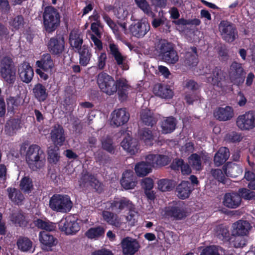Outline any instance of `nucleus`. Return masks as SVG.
<instances>
[{
    "mask_svg": "<svg viewBox=\"0 0 255 255\" xmlns=\"http://www.w3.org/2000/svg\"><path fill=\"white\" fill-rule=\"evenodd\" d=\"M153 93L156 96L166 99H171L173 96V92L170 87L161 83H158L154 85Z\"/></svg>",
    "mask_w": 255,
    "mask_h": 255,
    "instance_id": "30",
    "label": "nucleus"
},
{
    "mask_svg": "<svg viewBox=\"0 0 255 255\" xmlns=\"http://www.w3.org/2000/svg\"><path fill=\"white\" fill-rule=\"evenodd\" d=\"M104 21L112 29L116 38L121 40V36L119 32V27L116 23L107 14H104L103 16Z\"/></svg>",
    "mask_w": 255,
    "mask_h": 255,
    "instance_id": "54",
    "label": "nucleus"
},
{
    "mask_svg": "<svg viewBox=\"0 0 255 255\" xmlns=\"http://www.w3.org/2000/svg\"><path fill=\"white\" fill-rule=\"evenodd\" d=\"M156 50L162 60L168 64H175L179 60L173 44L166 40H160L156 46Z\"/></svg>",
    "mask_w": 255,
    "mask_h": 255,
    "instance_id": "3",
    "label": "nucleus"
},
{
    "mask_svg": "<svg viewBox=\"0 0 255 255\" xmlns=\"http://www.w3.org/2000/svg\"><path fill=\"white\" fill-rule=\"evenodd\" d=\"M210 172L211 175L216 180L221 183H225L226 180V174L223 168L222 169H212Z\"/></svg>",
    "mask_w": 255,
    "mask_h": 255,
    "instance_id": "57",
    "label": "nucleus"
},
{
    "mask_svg": "<svg viewBox=\"0 0 255 255\" xmlns=\"http://www.w3.org/2000/svg\"><path fill=\"white\" fill-rule=\"evenodd\" d=\"M165 215L175 220H182L187 217V211L183 205L176 204L166 207L165 208Z\"/></svg>",
    "mask_w": 255,
    "mask_h": 255,
    "instance_id": "15",
    "label": "nucleus"
},
{
    "mask_svg": "<svg viewBox=\"0 0 255 255\" xmlns=\"http://www.w3.org/2000/svg\"><path fill=\"white\" fill-rule=\"evenodd\" d=\"M135 3L145 13L149 16H153L154 14L146 0H134Z\"/></svg>",
    "mask_w": 255,
    "mask_h": 255,
    "instance_id": "58",
    "label": "nucleus"
},
{
    "mask_svg": "<svg viewBox=\"0 0 255 255\" xmlns=\"http://www.w3.org/2000/svg\"><path fill=\"white\" fill-rule=\"evenodd\" d=\"M222 248L215 245L205 247L202 251L200 255H220L219 250Z\"/></svg>",
    "mask_w": 255,
    "mask_h": 255,
    "instance_id": "61",
    "label": "nucleus"
},
{
    "mask_svg": "<svg viewBox=\"0 0 255 255\" xmlns=\"http://www.w3.org/2000/svg\"><path fill=\"white\" fill-rule=\"evenodd\" d=\"M79 54V63L82 66H86L90 62L92 56L91 49L88 45L84 44L82 48L77 51Z\"/></svg>",
    "mask_w": 255,
    "mask_h": 255,
    "instance_id": "37",
    "label": "nucleus"
},
{
    "mask_svg": "<svg viewBox=\"0 0 255 255\" xmlns=\"http://www.w3.org/2000/svg\"><path fill=\"white\" fill-rule=\"evenodd\" d=\"M176 126L175 119L173 117H167L161 123L162 133L163 134L170 133L175 129Z\"/></svg>",
    "mask_w": 255,
    "mask_h": 255,
    "instance_id": "42",
    "label": "nucleus"
},
{
    "mask_svg": "<svg viewBox=\"0 0 255 255\" xmlns=\"http://www.w3.org/2000/svg\"><path fill=\"white\" fill-rule=\"evenodd\" d=\"M150 30L149 23L143 20H139L132 24L129 30L132 36L138 38H142Z\"/></svg>",
    "mask_w": 255,
    "mask_h": 255,
    "instance_id": "19",
    "label": "nucleus"
},
{
    "mask_svg": "<svg viewBox=\"0 0 255 255\" xmlns=\"http://www.w3.org/2000/svg\"><path fill=\"white\" fill-rule=\"evenodd\" d=\"M8 23L12 30L16 31L23 29L26 24V21L23 15L19 14L10 17Z\"/></svg>",
    "mask_w": 255,
    "mask_h": 255,
    "instance_id": "44",
    "label": "nucleus"
},
{
    "mask_svg": "<svg viewBox=\"0 0 255 255\" xmlns=\"http://www.w3.org/2000/svg\"><path fill=\"white\" fill-rule=\"evenodd\" d=\"M111 125L119 127L126 124L129 120V114L126 109L115 110L112 113Z\"/></svg>",
    "mask_w": 255,
    "mask_h": 255,
    "instance_id": "18",
    "label": "nucleus"
},
{
    "mask_svg": "<svg viewBox=\"0 0 255 255\" xmlns=\"http://www.w3.org/2000/svg\"><path fill=\"white\" fill-rule=\"evenodd\" d=\"M230 151L226 147H220L215 153L214 157V162L216 166L223 165L230 157Z\"/></svg>",
    "mask_w": 255,
    "mask_h": 255,
    "instance_id": "35",
    "label": "nucleus"
},
{
    "mask_svg": "<svg viewBox=\"0 0 255 255\" xmlns=\"http://www.w3.org/2000/svg\"><path fill=\"white\" fill-rule=\"evenodd\" d=\"M110 9H112L113 10L114 14L117 18L120 20H124L127 17L128 12L123 6L118 7L114 6L112 8V6H110Z\"/></svg>",
    "mask_w": 255,
    "mask_h": 255,
    "instance_id": "62",
    "label": "nucleus"
},
{
    "mask_svg": "<svg viewBox=\"0 0 255 255\" xmlns=\"http://www.w3.org/2000/svg\"><path fill=\"white\" fill-rule=\"evenodd\" d=\"M120 183L125 190L133 189L137 184V178L133 171L131 170L125 171L122 174Z\"/></svg>",
    "mask_w": 255,
    "mask_h": 255,
    "instance_id": "21",
    "label": "nucleus"
},
{
    "mask_svg": "<svg viewBox=\"0 0 255 255\" xmlns=\"http://www.w3.org/2000/svg\"><path fill=\"white\" fill-rule=\"evenodd\" d=\"M58 151L59 148L58 146L50 147L49 148L48 154L49 163L56 164L59 161L60 156Z\"/></svg>",
    "mask_w": 255,
    "mask_h": 255,
    "instance_id": "56",
    "label": "nucleus"
},
{
    "mask_svg": "<svg viewBox=\"0 0 255 255\" xmlns=\"http://www.w3.org/2000/svg\"><path fill=\"white\" fill-rule=\"evenodd\" d=\"M121 246L124 255H134L140 248L137 240L129 237H125L122 240Z\"/></svg>",
    "mask_w": 255,
    "mask_h": 255,
    "instance_id": "16",
    "label": "nucleus"
},
{
    "mask_svg": "<svg viewBox=\"0 0 255 255\" xmlns=\"http://www.w3.org/2000/svg\"><path fill=\"white\" fill-rule=\"evenodd\" d=\"M0 75L3 80L12 86L16 80V68L12 59L3 57L0 61Z\"/></svg>",
    "mask_w": 255,
    "mask_h": 255,
    "instance_id": "4",
    "label": "nucleus"
},
{
    "mask_svg": "<svg viewBox=\"0 0 255 255\" xmlns=\"http://www.w3.org/2000/svg\"><path fill=\"white\" fill-rule=\"evenodd\" d=\"M132 202L124 197H115L106 203V208L117 214L121 213L124 210H129L132 208Z\"/></svg>",
    "mask_w": 255,
    "mask_h": 255,
    "instance_id": "7",
    "label": "nucleus"
},
{
    "mask_svg": "<svg viewBox=\"0 0 255 255\" xmlns=\"http://www.w3.org/2000/svg\"><path fill=\"white\" fill-rule=\"evenodd\" d=\"M8 106L9 105L11 107V111L14 113V110H18L19 107L22 105V101L19 97H10L6 100Z\"/></svg>",
    "mask_w": 255,
    "mask_h": 255,
    "instance_id": "59",
    "label": "nucleus"
},
{
    "mask_svg": "<svg viewBox=\"0 0 255 255\" xmlns=\"http://www.w3.org/2000/svg\"><path fill=\"white\" fill-rule=\"evenodd\" d=\"M237 127L242 130H250L255 128V112L250 111L238 116Z\"/></svg>",
    "mask_w": 255,
    "mask_h": 255,
    "instance_id": "12",
    "label": "nucleus"
},
{
    "mask_svg": "<svg viewBox=\"0 0 255 255\" xmlns=\"http://www.w3.org/2000/svg\"><path fill=\"white\" fill-rule=\"evenodd\" d=\"M11 222L16 226L20 227H25L28 222L25 219V216L21 212L13 213L11 217Z\"/></svg>",
    "mask_w": 255,
    "mask_h": 255,
    "instance_id": "48",
    "label": "nucleus"
},
{
    "mask_svg": "<svg viewBox=\"0 0 255 255\" xmlns=\"http://www.w3.org/2000/svg\"><path fill=\"white\" fill-rule=\"evenodd\" d=\"M9 199L15 204L21 205L24 197L21 191L15 188L9 187L7 189Z\"/></svg>",
    "mask_w": 255,
    "mask_h": 255,
    "instance_id": "43",
    "label": "nucleus"
},
{
    "mask_svg": "<svg viewBox=\"0 0 255 255\" xmlns=\"http://www.w3.org/2000/svg\"><path fill=\"white\" fill-rule=\"evenodd\" d=\"M115 87L116 90L114 91V94L117 92L120 100L127 99L128 91L130 88L127 80L123 77L117 79L115 80Z\"/></svg>",
    "mask_w": 255,
    "mask_h": 255,
    "instance_id": "20",
    "label": "nucleus"
},
{
    "mask_svg": "<svg viewBox=\"0 0 255 255\" xmlns=\"http://www.w3.org/2000/svg\"><path fill=\"white\" fill-rule=\"evenodd\" d=\"M36 65L44 71L52 74L54 68V61L50 53L43 54L39 60L36 62Z\"/></svg>",
    "mask_w": 255,
    "mask_h": 255,
    "instance_id": "25",
    "label": "nucleus"
},
{
    "mask_svg": "<svg viewBox=\"0 0 255 255\" xmlns=\"http://www.w3.org/2000/svg\"><path fill=\"white\" fill-rule=\"evenodd\" d=\"M214 234L218 239L223 242H228L231 239L229 228L224 224L219 225L215 227Z\"/></svg>",
    "mask_w": 255,
    "mask_h": 255,
    "instance_id": "39",
    "label": "nucleus"
},
{
    "mask_svg": "<svg viewBox=\"0 0 255 255\" xmlns=\"http://www.w3.org/2000/svg\"><path fill=\"white\" fill-rule=\"evenodd\" d=\"M219 29L222 38L228 42H233L238 37V31L236 26L227 20H222L220 22Z\"/></svg>",
    "mask_w": 255,
    "mask_h": 255,
    "instance_id": "11",
    "label": "nucleus"
},
{
    "mask_svg": "<svg viewBox=\"0 0 255 255\" xmlns=\"http://www.w3.org/2000/svg\"><path fill=\"white\" fill-rule=\"evenodd\" d=\"M26 160L31 170L37 171L44 167L46 161L45 155L39 145L32 144L26 151Z\"/></svg>",
    "mask_w": 255,
    "mask_h": 255,
    "instance_id": "2",
    "label": "nucleus"
},
{
    "mask_svg": "<svg viewBox=\"0 0 255 255\" xmlns=\"http://www.w3.org/2000/svg\"><path fill=\"white\" fill-rule=\"evenodd\" d=\"M140 118L142 123L146 126L152 127L157 123V119L154 117L149 110H142L140 113Z\"/></svg>",
    "mask_w": 255,
    "mask_h": 255,
    "instance_id": "46",
    "label": "nucleus"
},
{
    "mask_svg": "<svg viewBox=\"0 0 255 255\" xmlns=\"http://www.w3.org/2000/svg\"><path fill=\"white\" fill-rule=\"evenodd\" d=\"M97 84L101 91L107 95H114L115 80L107 73L102 72L97 76Z\"/></svg>",
    "mask_w": 255,
    "mask_h": 255,
    "instance_id": "10",
    "label": "nucleus"
},
{
    "mask_svg": "<svg viewBox=\"0 0 255 255\" xmlns=\"http://www.w3.org/2000/svg\"><path fill=\"white\" fill-rule=\"evenodd\" d=\"M109 49L110 53L114 58L117 64L124 70H128V66L125 62L127 57L120 52L118 46L114 43H111L109 44Z\"/></svg>",
    "mask_w": 255,
    "mask_h": 255,
    "instance_id": "22",
    "label": "nucleus"
},
{
    "mask_svg": "<svg viewBox=\"0 0 255 255\" xmlns=\"http://www.w3.org/2000/svg\"><path fill=\"white\" fill-rule=\"evenodd\" d=\"M225 174L227 176L236 178L239 176L242 172V168L237 164L228 163L223 166Z\"/></svg>",
    "mask_w": 255,
    "mask_h": 255,
    "instance_id": "38",
    "label": "nucleus"
},
{
    "mask_svg": "<svg viewBox=\"0 0 255 255\" xmlns=\"http://www.w3.org/2000/svg\"><path fill=\"white\" fill-rule=\"evenodd\" d=\"M226 76V73L220 67L216 66L213 69L210 75L206 77V82L214 86L222 87Z\"/></svg>",
    "mask_w": 255,
    "mask_h": 255,
    "instance_id": "17",
    "label": "nucleus"
},
{
    "mask_svg": "<svg viewBox=\"0 0 255 255\" xmlns=\"http://www.w3.org/2000/svg\"><path fill=\"white\" fill-rule=\"evenodd\" d=\"M79 185L81 187H90L99 193L103 191V185L96 177V176L87 170H83L79 180Z\"/></svg>",
    "mask_w": 255,
    "mask_h": 255,
    "instance_id": "6",
    "label": "nucleus"
},
{
    "mask_svg": "<svg viewBox=\"0 0 255 255\" xmlns=\"http://www.w3.org/2000/svg\"><path fill=\"white\" fill-rule=\"evenodd\" d=\"M80 225L76 220L71 216L67 217L59 223V229L66 235H75L80 230Z\"/></svg>",
    "mask_w": 255,
    "mask_h": 255,
    "instance_id": "14",
    "label": "nucleus"
},
{
    "mask_svg": "<svg viewBox=\"0 0 255 255\" xmlns=\"http://www.w3.org/2000/svg\"><path fill=\"white\" fill-rule=\"evenodd\" d=\"M111 210H104L102 212L103 219L108 225L119 228L122 225L121 219L118 215Z\"/></svg>",
    "mask_w": 255,
    "mask_h": 255,
    "instance_id": "28",
    "label": "nucleus"
},
{
    "mask_svg": "<svg viewBox=\"0 0 255 255\" xmlns=\"http://www.w3.org/2000/svg\"><path fill=\"white\" fill-rule=\"evenodd\" d=\"M238 194L241 199L243 198L246 200H250L255 197V193L254 191L245 188L239 189Z\"/></svg>",
    "mask_w": 255,
    "mask_h": 255,
    "instance_id": "64",
    "label": "nucleus"
},
{
    "mask_svg": "<svg viewBox=\"0 0 255 255\" xmlns=\"http://www.w3.org/2000/svg\"><path fill=\"white\" fill-rule=\"evenodd\" d=\"M21 120L18 118H11L7 121L4 126V132L8 136L14 135L21 128Z\"/></svg>",
    "mask_w": 255,
    "mask_h": 255,
    "instance_id": "33",
    "label": "nucleus"
},
{
    "mask_svg": "<svg viewBox=\"0 0 255 255\" xmlns=\"http://www.w3.org/2000/svg\"><path fill=\"white\" fill-rule=\"evenodd\" d=\"M38 240L41 249L46 252L52 251L53 248L56 247L58 243L57 238L50 232L40 231Z\"/></svg>",
    "mask_w": 255,
    "mask_h": 255,
    "instance_id": "13",
    "label": "nucleus"
},
{
    "mask_svg": "<svg viewBox=\"0 0 255 255\" xmlns=\"http://www.w3.org/2000/svg\"><path fill=\"white\" fill-rule=\"evenodd\" d=\"M41 13L43 30L48 33H53L60 24L61 16L58 10L52 5H47Z\"/></svg>",
    "mask_w": 255,
    "mask_h": 255,
    "instance_id": "1",
    "label": "nucleus"
},
{
    "mask_svg": "<svg viewBox=\"0 0 255 255\" xmlns=\"http://www.w3.org/2000/svg\"><path fill=\"white\" fill-rule=\"evenodd\" d=\"M51 139L55 146H62L65 140L64 130L62 126L57 124L55 125L50 132Z\"/></svg>",
    "mask_w": 255,
    "mask_h": 255,
    "instance_id": "24",
    "label": "nucleus"
},
{
    "mask_svg": "<svg viewBox=\"0 0 255 255\" xmlns=\"http://www.w3.org/2000/svg\"><path fill=\"white\" fill-rule=\"evenodd\" d=\"M228 74L231 81L234 85L240 86L244 83L246 72L241 63L233 61L230 66Z\"/></svg>",
    "mask_w": 255,
    "mask_h": 255,
    "instance_id": "8",
    "label": "nucleus"
},
{
    "mask_svg": "<svg viewBox=\"0 0 255 255\" xmlns=\"http://www.w3.org/2000/svg\"><path fill=\"white\" fill-rule=\"evenodd\" d=\"M65 41L63 34H57L49 40L47 48L49 53L53 56L59 57L65 50Z\"/></svg>",
    "mask_w": 255,
    "mask_h": 255,
    "instance_id": "9",
    "label": "nucleus"
},
{
    "mask_svg": "<svg viewBox=\"0 0 255 255\" xmlns=\"http://www.w3.org/2000/svg\"><path fill=\"white\" fill-rule=\"evenodd\" d=\"M191 192L190 183L187 181H182L176 188L177 195L181 199H185L188 198Z\"/></svg>",
    "mask_w": 255,
    "mask_h": 255,
    "instance_id": "36",
    "label": "nucleus"
},
{
    "mask_svg": "<svg viewBox=\"0 0 255 255\" xmlns=\"http://www.w3.org/2000/svg\"><path fill=\"white\" fill-rule=\"evenodd\" d=\"M121 145L125 150H127L131 155L136 153L139 149L137 140L129 136L124 138L121 142Z\"/></svg>",
    "mask_w": 255,
    "mask_h": 255,
    "instance_id": "32",
    "label": "nucleus"
},
{
    "mask_svg": "<svg viewBox=\"0 0 255 255\" xmlns=\"http://www.w3.org/2000/svg\"><path fill=\"white\" fill-rule=\"evenodd\" d=\"M233 235H247L252 228L250 223L246 220H239L233 224Z\"/></svg>",
    "mask_w": 255,
    "mask_h": 255,
    "instance_id": "29",
    "label": "nucleus"
},
{
    "mask_svg": "<svg viewBox=\"0 0 255 255\" xmlns=\"http://www.w3.org/2000/svg\"><path fill=\"white\" fill-rule=\"evenodd\" d=\"M243 136L241 133L233 131L226 136V140L229 142L238 143L242 140Z\"/></svg>",
    "mask_w": 255,
    "mask_h": 255,
    "instance_id": "60",
    "label": "nucleus"
},
{
    "mask_svg": "<svg viewBox=\"0 0 255 255\" xmlns=\"http://www.w3.org/2000/svg\"><path fill=\"white\" fill-rule=\"evenodd\" d=\"M16 245L20 251L27 252L31 250L33 243L28 238L20 236L17 241Z\"/></svg>",
    "mask_w": 255,
    "mask_h": 255,
    "instance_id": "47",
    "label": "nucleus"
},
{
    "mask_svg": "<svg viewBox=\"0 0 255 255\" xmlns=\"http://www.w3.org/2000/svg\"><path fill=\"white\" fill-rule=\"evenodd\" d=\"M171 168L174 170H179L180 169L183 175H189L191 173L190 165L185 163L182 159H175L171 164Z\"/></svg>",
    "mask_w": 255,
    "mask_h": 255,
    "instance_id": "41",
    "label": "nucleus"
},
{
    "mask_svg": "<svg viewBox=\"0 0 255 255\" xmlns=\"http://www.w3.org/2000/svg\"><path fill=\"white\" fill-rule=\"evenodd\" d=\"M32 93L34 98L39 102H44L48 97V92L46 88L39 83L34 86Z\"/></svg>",
    "mask_w": 255,
    "mask_h": 255,
    "instance_id": "34",
    "label": "nucleus"
},
{
    "mask_svg": "<svg viewBox=\"0 0 255 255\" xmlns=\"http://www.w3.org/2000/svg\"><path fill=\"white\" fill-rule=\"evenodd\" d=\"M242 199L238 193L236 192L226 193L223 199V205L227 208L236 209L239 207Z\"/></svg>",
    "mask_w": 255,
    "mask_h": 255,
    "instance_id": "26",
    "label": "nucleus"
},
{
    "mask_svg": "<svg viewBox=\"0 0 255 255\" xmlns=\"http://www.w3.org/2000/svg\"><path fill=\"white\" fill-rule=\"evenodd\" d=\"M188 161L193 169L200 171L202 169L201 156L197 153H192L188 157Z\"/></svg>",
    "mask_w": 255,
    "mask_h": 255,
    "instance_id": "52",
    "label": "nucleus"
},
{
    "mask_svg": "<svg viewBox=\"0 0 255 255\" xmlns=\"http://www.w3.org/2000/svg\"><path fill=\"white\" fill-rule=\"evenodd\" d=\"M134 170L137 176L143 177L151 172V167L149 164H147L145 162L142 161L135 165Z\"/></svg>",
    "mask_w": 255,
    "mask_h": 255,
    "instance_id": "49",
    "label": "nucleus"
},
{
    "mask_svg": "<svg viewBox=\"0 0 255 255\" xmlns=\"http://www.w3.org/2000/svg\"><path fill=\"white\" fill-rule=\"evenodd\" d=\"M33 223L37 228L43 230V231L49 232L55 231L56 229L55 224L47 220L36 219L34 220Z\"/></svg>",
    "mask_w": 255,
    "mask_h": 255,
    "instance_id": "45",
    "label": "nucleus"
},
{
    "mask_svg": "<svg viewBox=\"0 0 255 255\" xmlns=\"http://www.w3.org/2000/svg\"><path fill=\"white\" fill-rule=\"evenodd\" d=\"M72 206L70 198L67 195L55 194L49 200V207L57 212L67 213L71 210Z\"/></svg>",
    "mask_w": 255,
    "mask_h": 255,
    "instance_id": "5",
    "label": "nucleus"
},
{
    "mask_svg": "<svg viewBox=\"0 0 255 255\" xmlns=\"http://www.w3.org/2000/svg\"><path fill=\"white\" fill-rule=\"evenodd\" d=\"M175 184L172 180L162 179L158 182V189L163 192L172 190Z\"/></svg>",
    "mask_w": 255,
    "mask_h": 255,
    "instance_id": "55",
    "label": "nucleus"
},
{
    "mask_svg": "<svg viewBox=\"0 0 255 255\" xmlns=\"http://www.w3.org/2000/svg\"><path fill=\"white\" fill-rule=\"evenodd\" d=\"M139 136L141 140L144 141L146 145H151L153 140V135L151 130L147 128H143L138 132Z\"/></svg>",
    "mask_w": 255,
    "mask_h": 255,
    "instance_id": "50",
    "label": "nucleus"
},
{
    "mask_svg": "<svg viewBox=\"0 0 255 255\" xmlns=\"http://www.w3.org/2000/svg\"><path fill=\"white\" fill-rule=\"evenodd\" d=\"M214 117L220 121L230 120L234 116V110L232 107L227 106L224 108L219 107L214 113Z\"/></svg>",
    "mask_w": 255,
    "mask_h": 255,
    "instance_id": "27",
    "label": "nucleus"
},
{
    "mask_svg": "<svg viewBox=\"0 0 255 255\" xmlns=\"http://www.w3.org/2000/svg\"><path fill=\"white\" fill-rule=\"evenodd\" d=\"M18 72L21 81L25 83H30L34 76L32 67L26 62H23L19 65Z\"/></svg>",
    "mask_w": 255,
    "mask_h": 255,
    "instance_id": "23",
    "label": "nucleus"
},
{
    "mask_svg": "<svg viewBox=\"0 0 255 255\" xmlns=\"http://www.w3.org/2000/svg\"><path fill=\"white\" fill-rule=\"evenodd\" d=\"M234 240L231 242V244L235 248H243L247 244V241L244 236L234 235Z\"/></svg>",
    "mask_w": 255,
    "mask_h": 255,
    "instance_id": "63",
    "label": "nucleus"
},
{
    "mask_svg": "<svg viewBox=\"0 0 255 255\" xmlns=\"http://www.w3.org/2000/svg\"><path fill=\"white\" fill-rule=\"evenodd\" d=\"M105 234L104 228L101 226L92 227L88 230L85 233V236L88 238L92 239L99 238Z\"/></svg>",
    "mask_w": 255,
    "mask_h": 255,
    "instance_id": "51",
    "label": "nucleus"
},
{
    "mask_svg": "<svg viewBox=\"0 0 255 255\" xmlns=\"http://www.w3.org/2000/svg\"><path fill=\"white\" fill-rule=\"evenodd\" d=\"M69 40L71 46L75 52L82 48L83 43V35L77 32L72 31L69 35Z\"/></svg>",
    "mask_w": 255,
    "mask_h": 255,
    "instance_id": "40",
    "label": "nucleus"
},
{
    "mask_svg": "<svg viewBox=\"0 0 255 255\" xmlns=\"http://www.w3.org/2000/svg\"><path fill=\"white\" fill-rule=\"evenodd\" d=\"M184 64L189 67H195L199 62L197 48L195 46L191 47L184 55Z\"/></svg>",
    "mask_w": 255,
    "mask_h": 255,
    "instance_id": "31",
    "label": "nucleus"
},
{
    "mask_svg": "<svg viewBox=\"0 0 255 255\" xmlns=\"http://www.w3.org/2000/svg\"><path fill=\"white\" fill-rule=\"evenodd\" d=\"M20 189L25 193H29L33 189V182L30 178L24 176L20 180L19 184Z\"/></svg>",
    "mask_w": 255,
    "mask_h": 255,
    "instance_id": "53",
    "label": "nucleus"
}]
</instances>
